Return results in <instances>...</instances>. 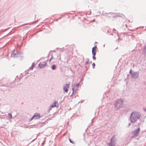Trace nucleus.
Returning <instances> with one entry per match:
<instances>
[{"label":"nucleus","mask_w":146,"mask_h":146,"mask_svg":"<svg viewBox=\"0 0 146 146\" xmlns=\"http://www.w3.org/2000/svg\"><path fill=\"white\" fill-rule=\"evenodd\" d=\"M69 140L70 141V142L71 143H74L71 140V139H69Z\"/></svg>","instance_id":"nucleus-16"},{"label":"nucleus","mask_w":146,"mask_h":146,"mask_svg":"<svg viewBox=\"0 0 146 146\" xmlns=\"http://www.w3.org/2000/svg\"><path fill=\"white\" fill-rule=\"evenodd\" d=\"M115 136V135L113 136L111 138L110 142L108 144L109 146H114L115 145V143L113 142L114 140Z\"/></svg>","instance_id":"nucleus-3"},{"label":"nucleus","mask_w":146,"mask_h":146,"mask_svg":"<svg viewBox=\"0 0 146 146\" xmlns=\"http://www.w3.org/2000/svg\"><path fill=\"white\" fill-rule=\"evenodd\" d=\"M92 66H93V68H94L95 66V64L94 63H93L92 64Z\"/></svg>","instance_id":"nucleus-13"},{"label":"nucleus","mask_w":146,"mask_h":146,"mask_svg":"<svg viewBox=\"0 0 146 146\" xmlns=\"http://www.w3.org/2000/svg\"><path fill=\"white\" fill-rule=\"evenodd\" d=\"M58 103L57 102L55 101L54 103L51 105L50 108H54L55 107H57L56 105L58 104Z\"/></svg>","instance_id":"nucleus-8"},{"label":"nucleus","mask_w":146,"mask_h":146,"mask_svg":"<svg viewBox=\"0 0 146 146\" xmlns=\"http://www.w3.org/2000/svg\"><path fill=\"white\" fill-rule=\"evenodd\" d=\"M34 66H35V64H32V66H31V67H30V69L31 70H32V69H33V68H34Z\"/></svg>","instance_id":"nucleus-10"},{"label":"nucleus","mask_w":146,"mask_h":146,"mask_svg":"<svg viewBox=\"0 0 146 146\" xmlns=\"http://www.w3.org/2000/svg\"><path fill=\"white\" fill-rule=\"evenodd\" d=\"M89 62V60L88 59L86 62V64H87Z\"/></svg>","instance_id":"nucleus-14"},{"label":"nucleus","mask_w":146,"mask_h":146,"mask_svg":"<svg viewBox=\"0 0 146 146\" xmlns=\"http://www.w3.org/2000/svg\"><path fill=\"white\" fill-rule=\"evenodd\" d=\"M40 117V115L39 114L35 113L34 115L32 117L31 119V120L33 119L34 118H35V119H38Z\"/></svg>","instance_id":"nucleus-6"},{"label":"nucleus","mask_w":146,"mask_h":146,"mask_svg":"<svg viewBox=\"0 0 146 146\" xmlns=\"http://www.w3.org/2000/svg\"><path fill=\"white\" fill-rule=\"evenodd\" d=\"M47 63L46 62H40L38 65L40 68H43L46 65Z\"/></svg>","instance_id":"nucleus-5"},{"label":"nucleus","mask_w":146,"mask_h":146,"mask_svg":"<svg viewBox=\"0 0 146 146\" xmlns=\"http://www.w3.org/2000/svg\"><path fill=\"white\" fill-rule=\"evenodd\" d=\"M141 115L140 113L139 112H133L131 114L130 117L131 121L133 123H135L140 118Z\"/></svg>","instance_id":"nucleus-1"},{"label":"nucleus","mask_w":146,"mask_h":146,"mask_svg":"<svg viewBox=\"0 0 146 146\" xmlns=\"http://www.w3.org/2000/svg\"><path fill=\"white\" fill-rule=\"evenodd\" d=\"M70 84H66L63 86V90L66 92H68V89L69 88Z\"/></svg>","instance_id":"nucleus-4"},{"label":"nucleus","mask_w":146,"mask_h":146,"mask_svg":"<svg viewBox=\"0 0 146 146\" xmlns=\"http://www.w3.org/2000/svg\"><path fill=\"white\" fill-rule=\"evenodd\" d=\"M97 48V47L96 46H95L92 48V54H96Z\"/></svg>","instance_id":"nucleus-7"},{"label":"nucleus","mask_w":146,"mask_h":146,"mask_svg":"<svg viewBox=\"0 0 146 146\" xmlns=\"http://www.w3.org/2000/svg\"><path fill=\"white\" fill-rule=\"evenodd\" d=\"M12 115L11 113H9L8 114V118L9 119H11L12 118Z\"/></svg>","instance_id":"nucleus-9"},{"label":"nucleus","mask_w":146,"mask_h":146,"mask_svg":"<svg viewBox=\"0 0 146 146\" xmlns=\"http://www.w3.org/2000/svg\"><path fill=\"white\" fill-rule=\"evenodd\" d=\"M140 131V128L139 127L137 130L134 131L133 132V137H136L138 136Z\"/></svg>","instance_id":"nucleus-2"},{"label":"nucleus","mask_w":146,"mask_h":146,"mask_svg":"<svg viewBox=\"0 0 146 146\" xmlns=\"http://www.w3.org/2000/svg\"><path fill=\"white\" fill-rule=\"evenodd\" d=\"M79 84L78 83V84H76L75 86H76L77 87H78L79 85Z\"/></svg>","instance_id":"nucleus-15"},{"label":"nucleus","mask_w":146,"mask_h":146,"mask_svg":"<svg viewBox=\"0 0 146 146\" xmlns=\"http://www.w3.org/2000/svg\"><path fill=\"white\" fill-rule=\"evenodd\" d=\"M72 90L73 91V92H72V94H73L74 93V88H72Z\"/></svg>","instance_id":"nucleus-17"},{"label":"nucleus","mask_w":146,"mask_h":146,"mask_svg":"<svg viewBox=\"0 0 146 146\" xmlns=\"http://www.w3.org/2000/svg\"><path fill=\"white\" fill-rule=\"evenodd\" d=\"M93 58L94 60H95L96 59V58L95 56L96 54H93Z\"/></svg>","instance_id":"nucleus-12"},{"label":"nucleus","mask_w":146,"mask_h":146,"mask_svg":"<svg viewBox=\"0 0 146 146\" xmlns=\"http://www.w3.org/2000/svg\"><path fill=\"white\" fill-rule=\"evenodd\" d=\"M51 60V58L50 60H49L50 61Z\"/></svg>","instance_id":"nucleus-18"},{"label":"nucleus","mask_w":146,"mask_h":146,"mask_svg":"<svg viewBox=\"0 0 146 146\" xmlns=\"http://www.w3.org/2000/svg\"><path fill=\"white\" fill-rule=\"evenodd\" d=\"M145 111H146V109L145 110Z\"/></svg>","instance_id":"nucleus-19"},{"label":"nucleus","mask_w":146,"mask_h":146,"mask_svg":"<svg viewBox=\"0 0 146 146\" xmlns=\"http://www.w3.org/2000/svg\"><path fill=\"white\" fill-rule=\"evenodd\" d=\"M52 69L53 70H54L56 69V66L54 65H52Z\"/></svg>","instance_id":"nucleus-11"}]
</instances>
